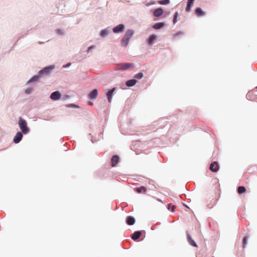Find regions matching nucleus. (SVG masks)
I'll return each instance as SVG.
<instances>
[{"label":"nucleus","mask_w":257,"mask_h":257,"mask_svg":"<svg viewBox=\"0 0 257 257\" xmlns=\"http://www.w3.org/2000/svg\"><path fill=\"white\" fill-rule=\"evenodd\" d=\"M133 65V64L131 63H123L119 64L118 67L119 69L124 70L128 69Z\"/></svg>","instance_id":"39448f33"},{"label":"nucleus","mask_w":257,"mask_h":257,"mask_svg":"<svg viewBox=\"0 0 257 257\" xmlns=\"http://www.w3.org/2000/svg\"><path fill=\"white\" fill-rule=\"evenodd\" d=\"M98 95V91L96 89H93L89 94V98L90 99H95Z\"/></svg>","instance_id":"1a4fd4ad"},{"label":"nucleus","mask_w":257,"mask_h":257,"mask_svg":"<svg viewBox=\"0 0 257 257\" xmlns=\"http://www.w3.org/2000/svg\"><path fill=\"white\" fill-rule=\"evenodd\" d=\"M18 124L21 130L24 134H27L29 132V129L27 127V123L26 121L21 117L19 118Z\"/></svg>","instance_id":"f03ea898"},{"label":"nucleus","mask_w":257,"mask_h":257,"mask_svg":"<svg viewBox=\"0 0 257 257\" xmlns=\"http://www.w3.org/2000/svg\"><path fill=\"white\" fill-rule=\"evenodd\" d=\"M70 65H71V63H69V64H68L66 66H70Z\"/></svg>","instance_id":"f704fd0d"},{"label":"nucleus","mask_w":257,"mask_h":257,"mask_svg":"<svg viewBox=\"0 0 257 257\" xmlns=\"http://www.w3.org/2000/svg\"><path fill=\"white\" fill-rule=\"evenodd\" d=\"M142 234L141 231H137L135 232L132 235V238L133 239L136 240L139 239Z\"/></svg>","instance_id":"ddd939ff"},{"label":"nucleus","mask_w":257,"mask_h":257,"mask_svg":"<svg viewBox=\"0 0 257 257\" xmlns=\"http://www.w3.org/2000/svg\"><path fill=\"white\" fill-rule=\"evenodd\" d=\"M109 31L107 29L102 30L100 32V36L104 37L108 35Z\"/></svg>","instance_id":"5701e85b"},{"label":"nucleus","mask_w":257,"mask_h":257,"mask_svg":"<svg viewBox=\"0 0 257 257\" xmlns=\"http://www.w3.org/2000/svg\"><path fill=\"white\" fill-rule=\"evenodd\" d=\"M67 107H77L78 106L75 104H70L67 105Z\"/></svg>","instance_id":"2f4dec72"},{"label":"nucleus","mask_w":257,"mask_h":257,"mask_svg":"<svg viewBox=\"0 0 257 257\" xmlns=\"http://www.w3.org/2000/svg\"><path fill=\"white\" fill-rule=\"evenodd\" d=\"M134 34V31L132 30H128L121 40V45L126 47Z\"/></svg>","instance_id":"f257e3e1"},{"label":"nucleus","mask_w":257,"mask_h":257,"mask_svg":"<svg viewBox=\"0 0 257 257\" xmlns=\"http://www.w3.org/2000/svg\"><path fill=\"white\" fill-rule=\"evenodd\" d=\"M178 16V12H176L175 14V15H174V19H173V23L174 24L177 22Z\"/></svg>","instance_id":"bb28decb"},{"label":"nucleus","mask_w":257,"mask_h":257,"mask_svg":"<svg viewBox=\"0 0 257 257\" xmlns=\"http://www.w3.org/2000/svg\"><path fill=\"white\" fill-rule=\"evenodd\" d=\"M161 5H167L170 3V0H162L159 2Z\"/></svg>","instance_id":"393cba45"},{"label":"nucleus","mask_w":257,"mask_h":257,"mask_svg":"<svg viewBox=\"0 0 257 257\" xmlns=\"http://www.w3.org/2000/svg\"><path fill=\"white\" fill-rule=\"evenodd\" d=\"M39 76H38V75H37V76H33V77L31 78V79H30V80L29 81V82H31V81H36V80H38V79H39Z\"/></svg>","instance_id":"cd10ccee"},{"label":"nucleus","mask_w":257,"mask_h":257,"mask_svg":"<svg viewBox=\"0 0 257 257\" xmlns=\"http://www.w3.org/2000/svg\"><path fill=\"white\" fill-rule=\"evenodd\" d=\"M165 24L164 23H157L153 26V28L155 29L158 30L163 28Z\"/></svg>","instance_id":"6ab92c4d"},{"label":"nucleus","mask_w":257,"mask_h":257,"mask_svg":"<svg viewBox=\"0 0 257 257\" xmlns=\"http://www.w3.org/2000/svg\"><path fill=\"white\" fill-rule=\"evenodd\" d=\"M23 135L21 132H18L14 138V142L16 144L19 143L22 140Z\"/></svg>","instance_id":"423d86ee"},{"label":"nucleus","mask_w":257,"mask_h":257,"mask_svg":"<svg viewBox=\"0 0 257 257\" xmlns=\"http://www.w3.org/2000/svg\"><path fill=\"white\" fill-rule=\"evenodd\" d=\"M143 75H144L143 73H139L136 74L135 75L134 77L135 78H136V79H141L143 77Z\"/></svg>","instance_id":"b1692460"},{"label":"nucleus","mask_w":257,"mask_h":257,"mask_svg":"<svg viewBox=\"0 0 257 257\" xmlns=\"http://www.w3.org/2000/svg\"><path fill=\"white\" fill-rule=\"evenodd\" d=\"M194 0H188L187 6L186 8V12H189L191 10V7L193 5Z\"/></svg>","instance_id":"a211bd4d"},{"label":"nucleus","mask_w":257,"mask_h":257,"mask_svg":"<svg viewBox=\"0 0 257 257\" xmlns=\"http://www.w3.org/2000/svg\"><path fill=\"white\" fill-rule=\"evenodd\" d=\"M135 190L138 193L146 194L147 192V188L144 186H141V187H138L135 189Z\"/></svg>","instance_id":"f8f14e48"},{"label":"nucleus","mask_w":257,"mask_h":257,"mask_svg":"<svg viewBox=\"0 0 257 257\" xmlns=\"http://www.w3.org/2000/svg\"><path fill=\"white\" fill-rule=\"evenodd\" d=\"M209 169L213 172H216L219 170V166L217 162H214L211 164Z\"/></svg>","instance_id":"7ed1b4c3"},{"label":"nucleus","mask_w":257,"mask_h":257,"mask_svg":"<svg viewBox=\"0 0 257 257\" xmlns=\"http://www.w3.org/2000/svg\"><path fill=\"white\" fill-rule=\"evenodd\" d=\"M119 158L117 155L113 156L111 160V166L114 167L118 162Z\"/></svg>","instance_id":"6e6552de"},{"label":"nucleus","mask_w":257,"mask_h":257,"mask_svg":"<svg viewBox=\"0 0 257 257\" xmlns=\"http://www.w3.org/2000/svg\"><path fill=\"white\" fill-rule=\"evenodd\" d=\"M32 91V88H27L25 90V92L27 94H29Z\"/></svg>","instance_id":"7c9ffc66"},{"label":"nucleus","mask_w":257,"mask_h":257,"mask_svg":"<svg viewBox=\"0 0 257 257\" xmlns=\"http://www.w3.org/2000/svg\"><path fill=\"white\" fill-rule=\"evenodd\" d=\"M126 223L128 225H133L135 222V219L132 216H127L126 220Z\"/></svg>","instance_id":"4468645a"},{"label":"nucleus","mask_w":257,"mask_h":257,"mask_svg":"<svg viewBox=\"0 0 257 257\" xmlns=\"http://www.w3.org/2000/svg\"><path fill=\"white\" fill-rule=\"evenodd\" d=\"M57 32L59 34H62V32H61V31L60 30H58Z\"/></svg>","instance_id":"473e14b6"},{"label":"nucleus","mask_w":257,"mask_h":257,"mask_svg":"<svg viewBox=\"0 0 257 257\" xmlns=\"http://www.w3.org/2000/svg\"><path fill=\"white\" fill-rule=\"evenodd\" d=\"M246 191V189L243 186H239L237 188V192L239 194H242L245 193Z\"/></svg>","instance_id":"4be33fe9"},{"label":"nucleus","mask_w":257,"mask_h":257,"mask_svg":"<svg viewBox=\"0 0 257 257\" xmlns=\"http://www.w3.org/2000/svg\"><path fill=\"white\" fill-rule=\"evenodd\" d=\"M171 208V211L174 212V210L176 208V206L175 205L171 206V204L168 205V209H170Z\"/></svg>","instance_id":"c85d7f7f"},{"label":"nucleus","mask_w":257,"mask_h":257,"mask_svg":"<svg viewBox=\"0 0 257 257\" xmlns=\"http://www.w3.org/2000/svg\"><path fill=\"white\" fill-rule=\"evenodd\" d=\"M156 39H157L156 35H151L148 40V44L150 45H152L154 43V41L156 40Z\"/></svg>","instance_id":"2eb2a0df"},{"label":"nucleus","mask_w":257,"mask_h":257,"mask_svg":"<svg viewBox=\"0 0 257 257\" xmlns=\"http://www.w3.org/2000/svg\"><path fill=\"white\" fill-rule=\"evenodd\" d=\"M137 82V80L136 79H131L127 80L126 82V85L127 86L131 87L134 86Z\"/></svg>","instance_id":"f3484780"},{"label":"nucleus","mask_w":257,"mask_h":257,"mask_svg":"<svg viewBox=\"0 0 257 257\" xmlns=\"http://www.w3.org/2000/svg\"><path fill=\"white\" fill-rule=\"evenodd\" d=\"M94 47L93 46H91V47H89L88 49V51H90L91 50V49H92Z\"/></svg>","instance_id":"72a5a7b5"},{"label":"nucleus","mask_w":257,"mask_h":257,"mask_svg":"<svg viewBox=\"0 0 257 257\" xmlns=\"http://www.w3.org/2000/svg\"><path fill=\"white\" fill-rule=\"evenodd\" d=\"M60 97L61 94L58 91H55L53 92L50 96V98L53 100H58L60 98Z\"/></svg>","instance_id":"20e7f679"},{"label":"nucleus","mask_w":257,"mask_h":257,"mask_svg":"<svg viewBox=\"0 0 257 257\" xmlns=\"http://www.w3.org/2000/svg\"><path fill=\"white\" fill-rule=\"evenodd\" d=\"M251 93H254L255 95H257V89L255 88V89H253L251 92H249L248 93V95H250Z\"/></svg>","instance_id":"c756f323"},{"label":"nucleus","mask_w":257,"mask_h":257,"mask_svg":"<svg viewBox=\"0 0 257 257\" xmlns=\"http://www.w3.org/2000/svg\"><path fill=\"white\" fill-rule=\"evenodd\" d=\"M187 238L190 244L195 247H197V244L195 243V242L193 240V239L192 238L191 235L189 234L187 235Z\"/></svg>","instance_id":"412c9836"},{"label":"nucleus","mask_w":257,"mask_h":257,"mask_svg":"<svg viewBox=\"0 0 257 257\" xmlns=\"http://www.w3.org/2000/svg\"><path fill=\"white\" fill-rule=\"evenodd\" d=\"M51 69H52V67H46V68H45L41 70L39 72V73L40 74H43L44 73L48 74L50 72V71H51Z\"/></svg>","instance_id":"aec40b11"},{"label":"nucleus","mask_w":257,"mask_h":257,"mask_svg":"<svg viewBox=\"0 0 257 257\" xmlns=\"http://www.w3.org/2000/svg\"><path fill=\"white\" fill-rule=\"evenodd\" d=\"M115 88H113L112 89L108 91L106 94V96L107 97V99H108L109 102H111L113 93L114 91H115Z\"/></svg>","instance_id":"9d476101"},{"label":"nucleus","mask_w":257,"mask_h":257,"mask_svg":"<svg viewBox=\"0 0 257 257\" xmlns=\"http://www.w3.org/2000/svg\"><path fill=\"white\" fill-rule=\"evenodd\" d=\"M248 239V237L247 236H244L243 238V240H242V246L243 247H244L246 244V242H247V240Z\"/></svg>","instance_id":"a878e982"},{"label":"nucleus","mask_w":257,"mask_h":257,"mask_svg":"<svg viewBox=\"0 0 257 257\" xmlns=\"http://www.w3.org/2000/svg\"><path fill=\"white\" fill-rule=\"evenodd\" d=\"M163 10L161 8L156 9L154 12V16L156 17H160L162 15Z\"/></svg>","instance_id":"9b49d317"},{"label":"nucleus","mask_w":257,"mask_h":257,"mask_svg":"<svg viewBox=\"0 0 257 257\" xmlns=\"http://www.w3.org/2000/svg\"><path fill=\"white\" fill-rule=\"evenodd\" d=\"M255 88L257 89V86L255 87Z\"/></svg>","instance_id":"e433bc0d"},{"label":"nucleus","mask_w":257,"mask_h":257,"mask_svg":"<svg viewBox=\"0 0 257 257\" xmlns=\"http://www.w3.org/2000/svg\"><path fill=\"white\" fill-rule=\"evenodd\" d=\"M89 104H90V105H92V102H89Z\"/></svg>","instance_id":"c9c22d12"},{"label":"nucleus","mask_w":257,"mask_h":257,"mask_svg":"<svg viewBox=\"0 0 257 257\" xmlns=\"http://www.w3.org/2000/svg\"><path fill=\"white\" fill-rule=\"evenodd\" d=\"M124 28V26L123 25L119 24L113 28V32L115 33L121 32L123 31Z\"/></svg>","instance_id":"0eeeda50"},{"label":"nucleus","mask_w":257,"mask_h":257,"mask_svg":"<svg viewBox=\"0 0 257 257\" xmlns=\"http://www.w3.org/2000/svg\"><path fill=\"white\" fill-rule=\"evenodd\" d=\"M195 14L198 17H201V16H202L205 15V13L200 8H196L195 10Z\"/></svg>","instance_id":"dca6fc26"}]
</instances>
